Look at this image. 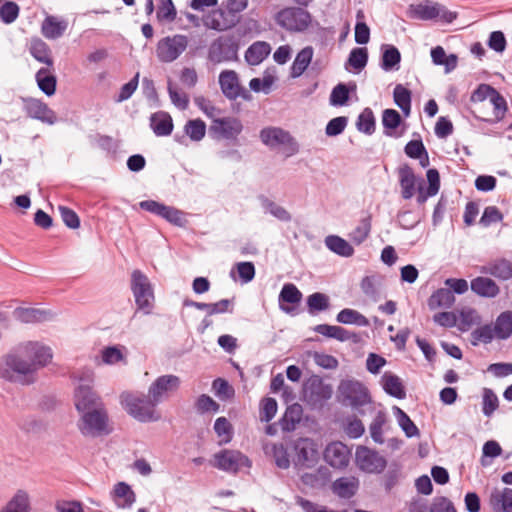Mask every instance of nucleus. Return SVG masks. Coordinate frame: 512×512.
<instances>
[{
  "label": "nucleus",
  "mask_w": 512,
  "mask_h": 512,
  "mask_svg": "<svg viewBox=\"0 0 512 512\" xmlns=\"http://www.w3.org/2000/svg\"><path fill=\"white\" fill-rule=\"evenodd\" d=\"M33 367L18 345L0 357V379L22 386L31 385L37 380Z\"/></svg>",
  "instance_id": "obj_1"
},
{
  "label": "nucleus",
  "mask_w": 512,
  "mask_h": 512,
  "mask_svg": "<svg viewBox=\"0 0 512 512\" xmlns=\"http://www.w3.org/2000/svg\"><path fill=\"white\" fill-rule=\"evenodd\" d=\"M121 404L127 413L139 422H156L161 415L156 410L158 402L150 395L123 393Z\"/></svg>",
  "instance_id": "obj_2"
},
{
  "label": "nucleus",
  "mask_w": 512,
  "mask_h": 512,
  "mask_svg": "<svg viewBox=\"0 0 512 512\" xmlns=\"http://www.w3.org/2000/svg\"><path fill=\"white\" fill-rule=\"evenodd\" d=\"M130 289L138 310L150 314L154 308L155 295L153 285L148 276L139 269L131 273Z\"/></svg>",
  "instance_id": "obj_3"
},
{
  "label": "nucleus",
  "mask_w": 512,
  "mask_h": 512,
  "mask_svg": "<svg viewBox=\"0 0 512 512\" xmlns=\"http://www.w3.org/2000/svg\"><path fill=\"white\" fill-rule=\"evenodd\" d=\"M77 427L85 437L96 438L110 434L109 415L105 405L80 414Z\"/></svg>",
  "instance_id": "obj_4"
},
{
  "label": "nucleus",
  "mask_w": 512,
  "mask_h": 512,
  "mask_svg": "<svg viewBox=\"0 0 512 512\" xmlns=\"http://www.w3.org/2000/svg\"><path fill=\"white\" fill-rule=\"evenodd\" d=\"M409 17L418 20H433L438 17L446 23H451L457 18V13L441 7L438 3L424 0L419 4H412L408 10Z\"/></svg>",
  "instance_id": "obj_5"
},
{
  "label": "nucleus",
  "mask_w": 512,
  "mask_h": 512,
  "mask_svg": "<svg viewBox=\"0 0 512 512\" xmlns=\"http://www.w3.org/2000/svg\"><path fill=\"white\" fill-rule=\"evenodd\" d=\"M338 393L343 405H350L357 410L371 401L368 389L355 380L342 381L338 387Z\"/></svg>",
  "instance_id": "obj_6"
},
{
  "label": "nucleus",
  "mask_w": 512,
  "mask_h": 512,
  "mask_svg": "<svg viewBox=\"0 0 512 512\" xmlns=\"http://www.w3.org/2000/svg\"><path fill=\"white\" fill-rule=\"evenodd\" d=\"M188 43V37L181 34L160 39L156 46L158 60L162 63L175 61L187 49Z\"/></svg>",
  "instance_id": "obj_7"
},
{
  "label": "nucleus",
  "mask_w": 512,
  "mask_h": 512,
  "mask_svg": "<svg viewBox=\"0 0 512 512\" xmlns=\"http://www.w3.org/2000/svg\"><path fill=\"white\" fill-rule=\"evenodd\" d=\"M261 141L270 148L284 146L287 156L299 152V145L288 131L278 127H267L260 132Z\"/></svg>",
  "instance_id": "obj_8"
},
{
  "label": "nucleus",
  "mask_w": 512,
  "mask_h": 512,
  "mask_svg": "<svg viewBox=\"0 0 512 512\" xmlns=\"http://www.w3.org/2000/svg\"><path fill=\"white\" fill-rule=\"evenodd\" d=\"M239 46L233 37H218L209 46L208 59L214 64L238 59Z\"/></svg>",
  "instance_id": "obj_9"
},
{
  "label": "nucleus",
  "mask_w": 512,
  "mask_h": 512,
  "mask_svg": "<svg viewBox=\"0 0 512 512\" xmlns=\"http://www.w3.org/2000/svg\"><path fill=\"white\" fill-rule=\"evenodd\" d=\"M294 464L298 469L313 468L319 460L318 446L310 438H299L293 444Z\"/></svg>",
  "instance_id": "obj_10"
},
{
  "label": "nucleus",
  "mask_w": 512,
  "mask_h": 512,
  "mask_svg": "<svg viewBox=\"0 0 512 512\" xmlns=\"http://www.w3.org/2000/svg\"><path fill=\"white\" fill-rule=\"evenodd\" d=\"M278 24L289 31L302 32L311 23V15L301 7H290L277 14Z\"/></svg>",
  "instance_id": "obj_11"
},
{
  "label": "nucleus",
  "mask_w": 512,
  "mask_h": 512,
  "mask_svg": "<svg viewBox=\"0 0 512 512\" xmlns=\"http://www.w3.org/2000/svg\"><path fill=\"white\" fill-rule=\"evenodd\" d=\"M214 466L228 473H237L242 467H251V461L247 456L235 450H222L215 454Z\"/></svg>",
  "instance_id": "obj_12"
},
{
  "label": "nucleus",
  "mask_w": 512,
  "mask_h": 512,
  "mask_svg": "<svg viewBox=\"0 0 512 512\" xmlns=\"http://www.w3.org/2000/svg\"><path fill=\"white\" fill-rule=\"evenodd\" d=\"M25 357L33 364L34 375L37 378V372L45 367L52 360L53 354L50 347L39 342L28 341L19 345Z\"/></svg>",
  "instance_id": "obj_13"
},
{
  "label": "nucleus",
  "mask_w": 512,
  "mask_h": 512,
  "mask_svg": "<svg viewBox=\"0 0 512 512\" xmlns=\"http://www.w3.org/2000/svg\"><path fill=\"white\" fill-rule=\"evenodd\" d=\"M356 462L359 469L367 473H381L387 465L386 459L377 451L364 446L357 448Z\"/></svg>",
  "instance_id": "obj_14"
},
{
  "label": "nucleus",
  "mask_w": 512,
  "mask_h": 512,
  "mask_svg": "<svg viewBox=\"0 0 512 512\" xmlns=\"http://www.w3.org/2000/svg\"><path fill=\"white\" fill-rule=\"evenodd\" d=\"M219 84L226 98L235 100L238 97L250 100L251 94L239 83V78L234 70H224L219 75Z\"/></svg>",
  "instance_id": "obj_15"
},
{
  "label": "nucleus",
  "mask_w": 512,
  "mask_h": 512,
  "mask_svg": "<svg viewBox=\"0 0 512 512\" xmlns=\"http://www.w3.org/2000/svg\"><path fill=\"white\" fill-rule=\"evenodd\" d=\"M74 405L79 414L104 406L100 396L88 385H79L74 392Z\"/></svg>",
  "instance_id": "obj_16"
},
{
  "label": "nucleus",
  "mask_w": 512,
  "mask_h": 512,
  "mask_svg": "<svg viewBox=\"0 0 512 512\" xmlns=\"http://www.w3.org/2000/svg\"><path fill=\"white\" fill-rule=\"evenodd\" d=\"M243 125L238 118L224 117L213 119L209 131L216 138L235 139L242 132Z\"/></svg>",
  "instance_id": "obj_17"
},
{
  "label": "nucleus",
  "mask_w": 512,
  "mask_h": 512,
  "mask_svg": "<svg viewBox=\"0 0 512 512\" xmlns=\"http://www.w3.org/2000/svg\"><path fill=\"white\" fill-rule=\"evenodd\" d=\"M23 108L29 118L53 125L57 121L56 113L46 103L35 98H24Z\"/></svg>",
  "instance_id": "obj_18"
},
{
  "label": "nucleus",
  "mask_w": 512,
  "mask_h": 512,
  "mask_svg": "<svg viewBox=\"0 0 512 512\" xmlns=\"http://www.w3.org/2000/svg\"><path fill=\"white\" fill-rule=\"evenodd\" d=\"M180 379L175 375H163L158 377L149 387L148 394L155 402H162L170 392L179 388Z\"/></svg>",
  "instance_id": "obj_19"
},
{
  "label": "nucleus",
  "mask_w": 512,
  "mask_h": 512,
  "mask_svg": "<svg viewBox=\"0 0 512 512\" xmlns=\"http://www.w3.org/2000/svg\"><path fill=\"white\" fill-rule=\"evenodd\" d=\"M324 460L335 469H344L350 460V450L340 442H332L324 450Z\"/></svg>",
  "instance_id": "obj_20"
},
{
  "label": "nucleus",
  "mask_w": 512,
  "mask_h": 512,
  "mask_svg": "<svg viewBox=\"0 0 512 512\" xmlns=\"http://www.w3.org/2000/svg\"><path fill=\"white\" fill-rule=\"evenodd\" d=\"M142 210L157 215L172 224H180L182 213L178 209L155 200H144L139 203Z\"/></svg>",
  "instance_id": "obj_21"
},
{
  "label": "nucleus",
  "mask_w": 512,
  "mask_h": 512,
  "mask_svg": "<svg viewBox=\"0 0 512 512\" xmlns=\"http://www.w3.org/2000/svg\"><path fill=\"white\" fill-rule=\"evenodd\" d=\"M302 296L301 291L296 285L292 283L284 284L278 297L280 309L287 314H292L295 310L294 307L288 306L286 303L293 305L299 304L302 300Z\"/></svg>",
  "instance_id": "obj_22"
},
{
  "label": "nucleus",
  "mask_w": 512,
  "mask_h": 512,
  "mask_svg": "<svg viewBox=\"0 0 512 512\" xmlns=\"http://www.w3.org/2000/svg\"><path fill=\"white\" fill-rule=\"evenodd\" d=\"M29 53L38 62L43 63L46 67H53L54 60L49 45L39 37L30 39Z\"/></svg>",
  "instance_id": "obj_23"
},
{
  "label": "nucleus",
  "mask_w": 512,
  "mask_h": 512,
  "mask_svg": "<svg viewBox=\"0 0 512 512\" xmlns=\"http://www.w3.org/2000/svg\"><path fill=\"white\" fill-rule=\"evenodd\" d=\"M314 331L320 335H323L328 338H333L341 342L348 340L358 342L359 340V336L357 333L351 332L341 326L319 324L315 326Z\"/></svg>",
  "instance_id": "obj_24"
},
{
  "label": "nucleus",
  "mask_w": 512,
  "mask_h": 512,
  "mask_svg": "<svg viewBox=\"0 0 512 512\" xmlns=\"http://www.w3.org/2000/svg\"><path fill=\"white\" fill-rule=\"evenodd\" d=\"M493 512H512V489H494L489 497Z\"/></svg>",
  "instance_id": "obj_25"
},
{
  "label": "nucleus",
  "mask_w": 512,
  "mask_h": 512,
  "mask_svg": "<svg viewBox=\"0 0 512 512\" xmlns=\"http://www.w3.org/2000/svg\"><path fill=\"white\" fill-rule=\"evenodd\" d=\"M331 488L338 497L350 499L359 489V480L354 476L340 477L333 482Z\"/></svg>",
  "instance_id": "obj_26"
},
{
  "label": "nucleus",
  "mask_w": 512,
  "mask_h": 512,
  "mask_svg": "<svg viewBox=\"0 0 512 512\" xmlns=\"http://www.w3.org/2000/svg\"><path fill=\"white\" fill-rule=\"evenodd\" d=\"M150 127L158 137L169 136L173 131V120L169 113L158 111L150 117Z\"/></svg>",
  "instance_id": "obj_27"
},
{
  "label": "nucleus",
  "mask_w": 512,
  "mask_h": 512,
  "mask_svg": "<svg viewBox=\"0 0 512 512\" xmlns=\"http://www.w3.org/2000/svg\"><path fill=\"white\" fill-rule=\"evenodd\" d=\"M401 196L403 199H411L415 194L416 176L413 169L404 164L398 169Z\"/></svg>",
  "instance_id": "obj_28"
},
{
  "label": "nucleus",
  "mask_w": 512,
  "mask_h": 512,
  "mask_svg": "<svg viewBox=\"0 0 512 512\" xmlns=\"http://www.w3.org/2000/svg\"><path fill=\"white\" fill-rule=\"evenodd\" d=\"M481 273L492 275L501 280L512 277V263L507 259H496L481 267Z\"/></svg>",
  "instance_id": "obj_29"
},
{
  "label": "nucleus",
  "mask_w": 512,
  "mask_h": 512,
  "mask_svg": "<svg viewBox=\"0 0 512 512\" xmlns=\"http://www.w3.org/2000/svg\"><path fill=\"white\" fill-rule=\"evenodd\" d=\"M471 290L478 296L484 298H494L500 293V288L497 283L491 278L476 277L471 281Z\"/></svg>",
  "instance_id": "obj_30"
},
{
  "label": "nucleus",
  "mask_w": 512,
  "mask_h": 512,
  "mask_svg": "<svg viewBox=\"0 0 512 512\" xmlns=\"http://www.w3.org/2000/svg\"><path fill=\"white\" fill-rule=\"evenodd\" d=\"M53 70V67H42L35 75L39 89L47 96H52L56 92L57 78Z\"/></svg>",
  "instance_id": "obj_31"
},
{
  "label": "nucleus",
  "mask_w": 512,
  "mask_h": 512,
  "mask_svg": "<svg viewBox=\"0 0 512 512\" xmlns=\"http://www.w3.org/2000/svg\"><path fill=\"white\" fill-rule=\"evenodd\" d=\"M271 52L269 43L256 41L245 52V60L249 65L256 66L263 62Z\"/></svg>",
  "instance_id": "obj_32"
},
{
  "label": "nucleus",
  "mask_w": 512,
  "mask_h": 512,
  "mask_svg": "<svg viewBox=\"0 0 512 512\" xmlns=\"http://www.w3.org/2000/svg\"><path fill=\"white\" fill-rule=\"evenodd\" d=\"M331 473L325 466H320L313 472L304 473L301 475V482L303 485L311 488H322L330 480Z\"/></svg>",
  "instance_id": "obj_33"
},
{
  "label": "nucleus",
  "mask_w": 512,
  "mask_h": 512,
  "mask_svg": "<svg viewBox=\"0 0 512 512\" xmlns=\"http://www.w3.org/2000/svg\"><path fill=\"white\" fill-rule=\"evenodd\" d=\"M113 496L120 508H130L136 501V495L125 482H118L113 489Z\"/></svg>",
  "instance_id": "obj_34"
},
{
  "label": "nucleus",
  "mask_w": 512,
  "mask_h": 512,
  "mask_svg": "<svg viewBox=\"0 0 512 512\" xmlns=\"http://www.w3.org/2000/svg\"><path fill=\"white\" fill-rule=\"evenodd\" d=\"M454 302L453 292L448 288H440L432 293L427 304L430 310H436L438 308H450Z\"/></svg>",
  "instance_id": "obj_35"
},
{
  "label": "nucleus",
  "mask_w": 512,
  "mask_h": 512,
  "mask_svg": "<svg viewBox=\"0 0 512 512\" xmlns=\"http://www.w3.org/2000/svg\"><path fill=\"white\" fill-rule=\"evenodd\" d=\"M313 57V48L311 46H306L302 50H300L290 68V76L292 78L300 77L304 71L309 66Z\"/></svg>",
  "instance_id": "obj_36"
},
{
  "label": "nucleus",
  "mask_w": 512,
  "mask_h": 512,
  "mask_svg": "<svg viewBox=\"0 0 512 512\" xmlns=\"http://www.w3.org/2000/svg\"><path fill=\"white\" fill-rule=\"evenodd\" d=\"M67 29L65 21H58L54 16H47L41 25V33L47 39L61 37Z\"/></svg>",
  "instance_id": "obj_37"
},
{
  "label": "nucleus",
  "mask_w": 512,
  "mask_h": 512,
  "mask_svg": "<svg viewBox=\"0 0 512 512\" xmlns=\"http://www.w3.org/2000/svg\"><path fill=\"white\" fill-rule=\"evenodd\" d=\"M381 383L384 391L397 398L403 399L406 396L404 386L401 379L392 373L385 372L381 378Z\"/></svg>",
  "instance_id": "obj_38"
},
{
  "label": "nucleus",
  "mask_w": 512,
  "mask_h": 512,
  "mask_svg": "<svg viewBox=\"0 0 512 512\" xmlns=\"http://www.w3.org/2000/svg\"><path fill=\"white\" fill-rule=\"evenodd\" d=\"M496 333V339L506 340L512 335V311H504L500 313L493 325Z\"/></svg>",
  "instance_id": "obj_39"
},
{
  "label": "nucleus",
  "mask_w": 512,
  "mask_h": 512,
  "mask_svg": "<svg viewBox=\"0 0 512 512\" xmlns=\"http://www.w3.org/2000/svg\"><path fill=\"white\" fill-rule=\"evenodd\" d=\"M204 23L206 27L216 31H225L235 25V21L228 19L226 12L222 9L209 14Z\"/></svg>",
  "instance_id": "obj_40"
},
{
  "label": "nucleus",
  "mask_w": 512,
  "mask_h": 512,
  "mask_svg": "<svg viewBox=\"0 0 512 512\" xmlns=\"http://www.w3.org/2000/svg\"><path fill=\"white\" fill-rule=\"evenodd\" d=\"M14 317L22 323L42 322L48 319L49 313L37 308H17Z\"/></svg>",
  "instance_id": "obj_41"
},
{
  "label": "nucleus",
  "mask_w": 512,
  "mask_h": 512,
  "mask_svg": "<svg viewBox=\"0 0 512 512\" xmlns=\"http://www.w3.org/2000/svg\"><path fill=\"white\" fill-rule=\"evenodd\" d=\"M382 49L381 68L384 71L398 70L401 61V54L398 48L393 45H383Z\"/></svg>",
  "instance_id": "obj_42"
},
{
  "label": "nucleus",
  "mask_w": 512,
  "mask_h": 512,
  "mask_svg": "<svg viewBox=\"0 0 512 512\" xmlns=\"http://www.w3.org/2000/svg\"><path fill=\"white\" fill-rule=\"evenodd\" d=\"M325 245L329 250L342 257H350L354 253V248L345 239L337 235L327 236Z\"/></svg>",
  "instance_id": "obj_43"
},
{
  "label": "nucleus",
  "mask_w": 512,
  "mask_h": 512,
  "mask_svg": "<svg viewBox=\"0 0 512 512\" xmlns=\"http://www.w3.org/2000/svg\"><path fill=\"white\" fill-rule=\"evenodd\" d=\"M30 500L28 493L24 490H18L12 499L6 504L1 512H29Z\"/></svg>",
  "instance_id": "obj_44"
},
{
  "label": "nucleus",
  "mask_w": 512,
  "mask_h": 512,
  "mask_svg": "<svg viewBox=\"0 0 512 512\" xmlns=\"http://www.w3.org/2000/svg\"><path fill=\"white\" fill-rule=\"evenodd\" d=\"M489 100H490L491 104L493 105L494 118L493 119H483V120L486 122H489V123H497V122L502 121L505 117L507 110H508V105H507L506 99L500 94L499 91H497L495 89Z\"/></svg>",
  "instance_id": "obj_45"
},
{
  "label": "nucleus",
  "mask_w": 512,
  "mask_h": 512,
  "mask_svg": "<svg viewBox=\"0 0 512 512\" xmlns=\"http://www.w3.org/2000/svg\"><path fill=\"white\" fill-rule=\"evenodd\" d=\"M393 98L395 104L402 110L404 115L408 116L411 111V91L402 84H397L393 91Z\"/></svg>",
  "instance_id": "obj_46"
},
{
  "label": "nucleus",
  "mask_w": 512,
  "mask_h": 512,
  "mask_svg": "<svg viewBox=\"0 0 512 512\" xmlns=\"http://www.w3.org/2000/svg\"><path fill=\"white\" fill-rule=\"evenodd\" d=\"M470 342L473 346H477L480 343L489 344L496 338V333L493 330L492 324H484L479 326L471 332Z\"/></svg>",
  "instance_id": "obj_47"
},
{
  "label": "nucleus",
  "mask_w": 512,
  "mask_h": 512,
  "mask_svg": "<svg viewBox=\"0 0 512 512\" xmlns=\"http://www.w3.org/2000/svg\"><path fill=\"white\" fill-rule=\"evenodd\" d=\"M336 320L342 324H355L357 326H368L369 320L360 312L354 309L345 308L341 310Z\"/></svg>",
  "instance_id": "obj_48"
},
{
  "label": "nucleus",
  "mask_w": 512,
  "mask_h": 512,
  "mask_svg": "<svg viewBox=\"0 0 512 512\" xmlns=\"http://www.w3.org/2000/svg\"><path fill=\"white\" fill-rule=\"evenodd\" d=\"M259 200L264 210L273 215L278 220L283 222L291 221V215L284 207L276 204L274 201L270 200L264 195L259 196Z\"/></svg>",
  "instance_id": "obj_49"
},
{
  "label": "nucleus",
  "mask_w": 512,
  "mask_h": 512,
  "mask_svg": "<svg viewBox=\"0 0 512 512\" xmlns=\"http://www.w3.org/2000/svg\"><path fill=\"white\" fill-rule=\"evenodd\" d=\"M394 415L397 418L399 426L404 431L405 435L409 438L419 435V429L414 424V422L410 419L406 412H404L401 408L395 406L393 408Z\"/></svg>",
  "instance_id": "obj_50"
},
{
  "label": "nucleus",
  "mask_w": 512,
  "mask_h": 512,
  "mask_svg": "<svg viewBox=\"0 0 512 512\" xmlns=\"http://www.w3.org/2000/svg\"><path fill=\"white\" fill-rule=\"evenodd\" d=\"M356 127L367 135H372L375 132V117L371 108L367 107L359 114Z\"/></svg>",
  "instance_id": "obj_51"
},
{
  "label": "nucleus",
  "mask_w": 512,
  "mask_h": 512,
  "mask_svg": "<svg viewBox=\"0 0 512 512\" xmlns=\"http://www.w3.org/2000/svg\"><path fill=\"white\" fill-rule=\"evenodd\" d=\"M184 131L192 141L202 140L206 133V124L201 119L188 120L184 126Z\"/></svg>",
  "instance_id": "obj_52"
},
{
  "label": "nucleus",
  "mask_w": 512,
  "mask_h": 512,
  "mask_svg": "<svg viewBox=\"0 0 512 512\" xmlns=\"http://www.w3.org/2000/svg\"><path fill=\"white\" fill-rule=\"evenodd\" d=\"M499 407V399L494 391L490 388L483 389L482 395V412L485 416L490 417Z\"/></svg>",
  "instance_id": "obj_53"
},
{
  "label": "nucleus",
  "mask_w": 512,
  "mask_h": 512,
  "mask_svg": "<svg viewBox=\"0 0 512 512\" xmlns=\"http://www.w3.org/2000/svg\"><path fill=\"white\" fill-rule=\"evenodd\" d=\"M307 306L310 314H314L318 311H324L329 307V298L323 293L315 292L308 296Z\"/></svg>",
  "instance_id": "obj_54"
},
{
  "label": "nucleus",
  "mask_w": 512,
  "mask_h": 512,
  "mask_svg": "<svg viewBox=\"0 0 512 512\" xmlns=\"http://www.w3.org/2000/svg\"><path fill=\"white\" fill-rule=\"evenodd\" d=\"M368 61V52L366 48H354L351 50L347 64L352 66L354 69L362 70Z\"/></svg>",
  "instance_id": "obj_55"
},
{
  "label": "nucleus",
  "mask_w": 512,
  "mask_h": 512,
  "mask_svg": "<svg viewBox=\"0 0 512 512\" xmlns=\"http://www.w3.org/2000/svg\"><path fill=\"white\" fill-rule=\"evenodd\" d=\"M214 431L217 436L222 439V442L228 443L231 441L233 428L226 417H219L215 420Z\"/></svg>",
  "instance_id": "obj_56"
},
{
  "label": "nucleus",
  "mask_w": 512,
  "mask_h": 512,
  "mask_svg": "<svg viewBox=\"0 0 512 512\" xmlns=\"http://www.w3.org/2000/svg\"><path fill=\"white\" fill-rule=\"evenodd\" d=\"M19 12L17 3L7 1L0 7V20L5 24H11L18 18Z\"/></svg>",
  "instance_id": "obj_57"
},
{
  "label": "nucleus",
  "mask_w": 512,
  "mask_h": 512,
  "mask_svg": "<svg viewBox=\"0 0 512 512\" xmlns=\"http://www.w3.org/2000/svg\"><path fill=\"white\" fill-rule=\"evenodd\" d=\"M302 408L300 405L295 404L289 406L282 418L284 429L290 430L294 425L301 420Z\"/></svg>",
  "instance_id": "obj_58"
},
{
  "label": "nucleus",
  "mask_w": 512,
  "mask_h": 512,
  "mask_svg": "<svg viewBox=\"0 0 512 512\" xmlns=\"http://www.w3.org/2000/svg\"><path fill=\"white\" fill-rule=\"evenodd\" d=\"M386 423V415L385 413L379 411L375 418L373 419L372 423L370 424V434L371 438L379 444H382L384 442L383 435H382V428L384 424Z\"/></svg>",
  "instance_id": "obj_59"
},
{
  "label": "nucleus",
  "mask_w": 512,
  "mask_h": 512,
  "mask_svg": "<svg viewBox=\"0 0 512 512\" xmlns=\"http://www.w3.org/2000/svg\"><path fill=\"white\" fill-rule=\"evenodd\" d=\"M176 14L172 0H160L157 10V19L159 21L172 22L175 20Z\"/></svg>",
  "instance_id": "obj_60"
},
{
  "label": "nucleus",
  "mask_w": 512,
  "mask_h": 512,
  "mask_svg": "<svg viewBox=\"0 0 512 512\" xmlns=\"http://www.w3.org/2000/svg\"><path fill=\"white\" fill-rule=\"evenodd\" d=\"M277 412V401L274 398L266 397L261 401L260 420L262 422L271 421Z\"/></svg>",
  "instance_id": "obj_61"
},
{
  "label": "nucleus",
  "mask_w": 512,
  "mask_h": 512,
  "mask_svg": "<svg viewBox=\"0 0 512 512\" xmlns=\"http://www.w3.org/2000/svg\"><path fill=\"white\" fill-rule=\"evenodd\" d=\"M272 455L277 467L287 469L290 466L289 454L282 443L272 445Z\"/></svg>",
  "instance_id": "obj_62"
},
{
  "label": "nucleus",
  "mask_w": 512,
  "mask_h": 512,
  "mask_svg": "<svg viewBox=\"0 0 512 512\" xmlns=\"http://www.w3.org/2000/svg\"><path fill=\"white\" fill-rule=\"evenodd\" d=\"M349 100V90L343 83L336 85L330 94V104L333 106H343Z\"/></svg>",
  "instance_id": "obj_63"
},
{
  "label": "nucleus",
  "mask_w": 512,
  "mask_h": 512,
  "mask_svg": "<svg viewBox=\"0 0 512 512\" xmlns=\"http://www.w3.org/2000/svg\"><path fill=\"white\" fill-rule=\"evenodd\" d=\"M429 511L430 512H457L453 502L445 496H440V497L434 498Z\"/></svg>",
  "instance_id": "obj_64"
}]
</instances>
